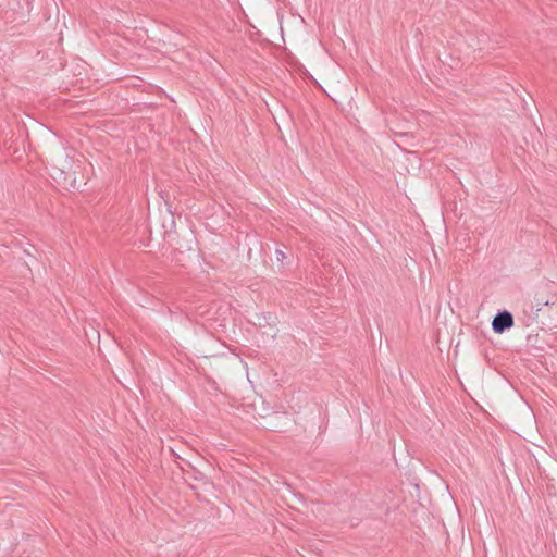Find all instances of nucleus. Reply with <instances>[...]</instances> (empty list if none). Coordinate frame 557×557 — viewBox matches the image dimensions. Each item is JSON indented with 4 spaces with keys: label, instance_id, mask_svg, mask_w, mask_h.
Segmentation results:
<instances>
[{
    "label": "nucleus",
    "instance_id": "1",
    "mask_svg": "<svg viewBox=\"0 0 557 557\" xmlns=\"http://www.w3.org/2000/svg\"><path fill=\"white\" fill-rule=\"evenodd\" d=\"M515 320L511 312L503 310L496 313L492 321V330L496 334H503L513 326Z\"/></svg>",
    "mask_w": 557,
    "mask_h": 557
},
{
    "label": "nucleus",
    "instance_id": "2",
    "mask_svg": "<svg viewBox=\"0 0 557 557\" xmlns=\"http://www.w3.org/2000/svg\"><path fill=\"white\" fill-rule=\"evenodd\" d=\"M276 255H277V256H276L277 260H283V259L285 258V255H284V252H283V251L277 250V251H276Z\"/></svg>",
    "mask_w": 557,
    "mask_h": 557
},
{
    "label": "nucleus",
    "instance_id": "3",
    "mask_svg": "<svg viewBox=\"0 0 557 557\" xmlns=\"http://www.w3.org/2000/svg\"><path fill=\"white\" fill-rule=\"evenodd\" d=\"M548 304H549V302H548V300H546V301H544V302L539 301V302H537L539 308L536 309V311H540V310H541L540 306H542V305L547 306Z\"/></svg>",
    "mask_w": 557,
    "mask_h": 557
}]
</instances>
